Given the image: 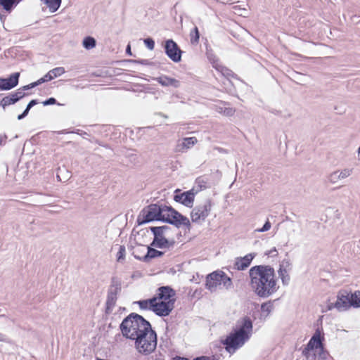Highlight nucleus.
<instances>
[{
	"mask_svg": "<svg viewBox=\"0 0 360 360\" xmlns=\"http://www.w3.org/2000/svg\"><path fill=\"white\" fill-rule=\"evenodd\" d=\"M154 221L165 222L176 228L184 226L188 231L191 224L188 218L184 216L172 206L155 203L143 208L137 218L138 225H142Z\"/></svg>",
	"mask_w": 360,
	"mask_h": 360,
	"instance_id": "1",
	"label": "nucleus"
},
{
	"mask_svg": "<svg viewBox=\"0 0 360 360\" xmlns=\"http://www.w3.org/2000/svg\"><path fill=\"white\" fill-rule=\"evenodd\" d=\"M250 285L256 295L267 298L278 289L274 269L269 265H256L249 270Z\"/></svg>",
	"mask_w": 360,
	"mask_h": 360,
	"instance_id": "2",
	"label": "nucleus"
},
{
	"mask_svg": "<svg viewBox=\"0 0 360 360\" xmlns=\"http://www.w3.org/2000/svg\"><path fill=\"white\" fill-rule=\"evenodd\" d=\"M252 331V321L248 316H245L238 328L234 329L221 343L225 346L226 350L233 354L250 338Z\"/></svg>",
	"mask_w": 360,
	"mask_h": 360,
	"instance_id": "3",
	"label": "nucleus"
},
{
	"mask_svg": "<svg viewBox=\"0 0 360 360\" xmlns=\"http://www.w3.org/2000/svg\"><path fill=\"white\" fill-rule=\"evenodd\" d=\"M150 326V322L142 316L132 312L123 319L120 325V329L123 337L134 340L140 335L145 334Z\"/></svg>",
	"mask_w": 360,
	"mask_h": 360,
	"instance_id": "4",
	"label": "nucleus"
},
{
	"mask_svg": "<svg viewBox=\"0 0 360 360\" xmlns=\"http://www.w3.org/2000/svg\"><path fill=\"white\" fill-rule=\"evenodd\" d=\"M135 348L139 353L148 355L153 352L157 347L158 338L156 332L150 327L145 334L140 335L134 340Z\"/></svg>",
	"mask_w": 360,
	"mask_h": 360,
	"instance_id": "5",
	"label": "nucleus"
},
{
	"mask_svg": "<svg viewBox=\"0 0 360 360\" xmlns=\"http://www.w3.org/2000/svg\"><path fill=\"white\" fill-rule=\"evenodd\" d=\"M122 290V281L117 276H112L110 279V285L108 290L107 299L105 302V313L111 314L115 306L117 295Z\"/></svg>",
	"mask_w": 360,
	"mask_h": 360,
	"instance_id": "6",
	"label": "nucleus"
},
{
	"mask_svg": "<svg viewBox=\"0 0 360 360\" xmlns=\"http://www.w3.org/2000/svg\"><path fill=\"white\" fill-rule=\"evenodd\" d=\"M212 206V200L209 198L206 199L203 203L195 206L191 212L192 221L197 223L200 220L205 221L210 213Z\"/></svg>",
	"mask_w": 360,
	"mask_h": 360,
	"instance_id": "7",
	"label": "nucleus"
},
{
	"mask_svg": "<svg viewBox=\"0 0 360 360\" xmlns=\"http://www.w3.org/2000/svg\"><path fill=\"white\" fill-rule=\"evenodd\" d=\"M324 341V335L323 333L322 328H317L315 333L308 342L306 347L302 352L304 356L307 359H310V352L314 349H316L323 345V342Z\"/></svg>",
	"mask_w": 360,
	"mask_h": 360,
	"instance_id": "8",
	"label": "nucleus"
},
{
	"mask_svg": "<svg viewBox=\"0 0 360 360\" xmlns=\"http://www.w3.org/2000/svg\"><path fill=\"white\" fill-rule=\"evenodd\" d=\"M352 303L351 292H339L337 295V300L333 303L328 304L327 307L328 310L335 308L338 311H345L352 307Z\"/></svg>",
	"mask_w": 360,
	"mask_h": 360,
	"instance_id": "9",
	"label": "nucleus"
},
{
	"mask_svg": "<svg viewBox=\"0 0 360 360\" xmlns=\"http://www.w3.org/2000/svg\"><path fill=\"white\" fill-rule=\"evenodd\" d=\"M149 229L154 236L153 240L150 243L151 246H154L160 249L169 248L174 246L175 243L174 239L171 240L167 239L165 236V234L155 226H150L149 227Z\"/></svg>",
	"mask_w": 360,
	"mask_h": 360,
	"instance_id": "10",
	"label": "nucleus"
},
{
	"mask_svg": "<svg viewBox=\"0 0 360 360\" xmlns=\"http://www.w3.org/2000/svg\"><path fill=\"white\" fill-rule=\"evenodd\" d=\"M155 300L153 307V311L157 316L164 317L169 316L174 308L176 300H170L169 301Z\"/></svg>",
	"mask_w": 360,
	"mask_h": 360,
	"instance_id": "11",
	"label": "nucleus"
},
{
	"mask_svg": "<svg viewBox=\"0 0 360 360\" xmlns=\"http://www.w3.org/2000/svg\"><path fill=\"white\" fill-rule=\"evenodd\" d=\"M164 49L166 55L173 62L179 63L181 60L183 51L173 39L166 40Z\"/></svg>",
	"mask_w": 360,
	"mask_h": 360,
	"instance_id": "12",
	"label": "nucleus"
},
{
	"mask_svg": "<svg viewBox=\"0 0 360 360\" xmlns=\"http://www.w3.org/2000/svg\"><path fill=\"white\" fill-rule=\"evenodd\" d=\"M180 191H181L179 188L175 190L174 200L176 202H180L184 206L191 208L193 206L195 195L198 193V191H194V189L193 188L183 193H180Z\"/></svg>",
	"mask_w": 360,
	"mask_h": 360,
	"instance_id": "13",
	"label": "nucleus"
},
{
	"mask_svg": "<svg viewBox=\"0 0 360 360\" xmlns=\"http://www.w3.org/2000/svg\"><path fill=\"white\" fill-rule=\"evenodd\" d=\"M20 72H14L8 78L0 77V90L8 91L18 86L20 78Z\"/></svg>",
	"mask_w": 360,
	"mask_h": 360,
	"instance_id": "14",
	"label": "nucleus"
},
{
	"mask_svg": "<svg viewBox=\"0 0 360 360\" xmlns=\"http://www.w3.org/2000/svg\"><path fill=\"white\" fill-rule=\"evenodd\" d=\"M158 293L153 296L156 300L169 301L170 300H176L174 298L175 290L169 285L161 286L157 290Z\"/></svg>",
	"mask_w": 360,
	"mask_h": 360,
	"instance_id": "15",
	"label": "nucleus"
},
{
	"mask_svg": "<svg viewBox=\"0 0 360 360\" xmlns=\"http://www.w3.org/2000/svg\"><path fill=\"white\" fill-rule=\"evenodd\" d=\"M221 271H214L207 276L205 286L210 291H215L217 285L221 284Z\"/></svg>",
	"mask_w": 360,
	"mask_h": 360,
	"instance_id": "16",
	"label": "nucleus"
},
{
	"mask_svg": "<svg viewBox=\"0 0 360 360\" xmlns=\"http://www.w3.org/2000/svg\"><path fill=\"white\" fill-rule=\"evenodd\" d=\"M257 253L252 252L246 255L244 257H239L236 258L234 263V269L238 271H243L246 269L251 264L252 259L256 257Z\"/></svg>",
	"mask_w": 360,
	"mask_h": 360,
	"instance_id": "17",
	"label": "nucleus"
},
{
	"mask_svg": "<svg viewBox=\"0 0 360 360\" xmlns=\"http://www.w3.org/2000/svg\"><path fill=\"white\" fill-rule=\"evenodd\" d=\"M152 247L153 246L150 245L147 248V253L143 257L136 255L134 252H133V255L136 259L144 262H149L152 259L160 257L164 255V252L154 249Z\"/></svg>",
	"mask_w": 360,
	"mask_h": 360,
	"instance_id": "18",
	"label": "nucleus"
},
{
	"mask_svg": "<svg viewBox=\"0 0 360 360\" xmlns=\"http://www.w3.org/2000/svg\"><path fill=\"white\" fill-rule=\"evenodd\" d=\"M352 173V169L346 168L340 171H335L332 173H330L328 176V180L331 184H335L339 180L345 179L348 176H349Z\"/></svg>",
	"mask_w": 360,
	"mask_h": 360,
	"instance_id": "19",
	"label": "nucleus"
},
{
	"mask_svg": "<svg viewBox=\"0 0 360 360\" xmlns=\"http://www.w3.org/2000/svg\"><path fill=\"white\" fill-rule=\"evenodd\" d=\"M162 86H172L174 88H179L181 82L175 78L169 77L167 75H162L154 79Z\"/></svg>",
	"mask_w": 360,
	"mask_h": 360,
	"instance_id": "20",
	"label": "nucleus"
},
{
	"mask_svg": "<svg viewBox=\"0 0 360 360\" xmlns=\"http://www.w3.org/2000/svg\"><path fill=\"white\" fill-rule=\"evenodd\" d=\"M65 68L63 67H58L51 70L44 77L39 79L41 83H44L52 80L65 73Z\"/></svg>",
	"mask_w": 360,
	"mask_h": 360,
	"instance_id": "21",
	"label": "nucleus"
},
{
	"mask_svg": "<svg viewBox=\"0 0 360 360\" xmlns=\"http://www.w3.org/2000/svg\"><path fill=\"white\" fill-rule=\"evenodd\" d=\"M284 266H285V267L290 266V261L288 259H283L282 261V264L280 265V268L278 271L279 277L281 278L283 284L284 285H287L289 283L290 278L289 274H288L286 268H285Z\"/></svg>",
	"mask_w": 360,
	"mask_h": 360,
	"instance_id": "22",
	"label": "nucleus"
},
{
	"mask_svg": "<svg viewBox=\"0 0 360 360\" xmlns=\"http://www.w3.org/2000/svg\"><path fill=\"white\" fill-rule=\"evenodd\" d=\"M197 143V139L194 136L184 138L181 143L177 144L176 150L184 152V150L188 149Z\"/></svg>",
	"mask_w": 360,
	"mask_h": 360,
	"instance_id": "23",
	"label": "nucleus"
},
{
	"mask_svg": "<svg viewBox=\"0 0 360 360\" xmlns=\"http://www.w3.org/2000/svg\"><path fill=\"white\" fill-rule=\"evenodd\" d=\"M317 353L311 354L309 360H326L328 353L325 350L323 345L316 349Z\"/></svg>",
	"mask_w": 360,
	"mask_h": 360,
	"instance_id": "24",
	"label": "nucleus"
},
{
	"mask_svg": "<svg viewBox=\"0 0 360 360\" xmlns=\"http://www.w3.org/2000/svg\"><path fill=\"white\" fill-rule=\"evenodd\" d=\"M155 300H156V298L153 297L150 299L137 301L136 303L139 306L141 309L153 311L152 306L153 305Z\"/></svg>",
	"mask_w": 360,
	"mask_h": 360,
	"instance_id": "25",
	"label": "nucleus"
},
{
	"mask_svg": "<svg viewBox=\"0 0 360 360\" xmlns=\"http://www.w3.org/2000/svg\"><path fill=\"white\" fill-rule=\"evenodd\" d=\"M49 8L51 13L58 10L61 4V0H41Z\"/></svg>",
	"mask_w": 360,
	"mask_h": 360,
	"instance_id": "26",
	"label": "nucleus"
},
{
	"mask_svg": "<svg viewBox=\"0 0 360 360\" xmlns=\"http://www.w3.org/2000/svg\"><path fill=\"white\" fill-rule=\"evenodd\" d=\"M17 98H15L12 93L8 96H4L0 101V105L5 109L7 106L16 103Z\"/></svg>",
	"mask_w": 360,
	"mask_h": 360,
	"instance_id": "27",
	"label": "nucleus"
},
{
	"mask_svg": "<svg viewBox=\"0 0 360 360\" xmlns=\"http://www.w3.org/2000/svg\"><path fill=\"white\" fill-rule=\"evenodd\" d=\"M20 1V0H0V5L4 10L10 12Z\"/></svg>",
	"mask_w": 360,
	"mask_h": 360,
	"instance_id": "28",
	"label": "nucleus"
},
{
	"mask_svg": "<svg viewBox=\"0 0 360 360\" xmlns=\"http://www.w3.org/2000/svg\"><path fill=\"white\" fill-rule=\"evenodd\" d=\"M213 67L226 78L236 77V75H235L232 70L223 65H214Z\"/></svg>",
	"mask_w": 360,
	"mask_h": 360,
	"instance_id": "29",
	"label": "nucleus"
},
{
	"mask_svg": "<svg viewBox=\"0 0 360 360\" xmlns=\"http://www.w3.org/2000/svg\"><path fill=\"white\" fill-rule=\"evenodd\" d=\"M82 44L86 49L89 50L96 46V41L94 37L88 36L84 38Z\"/></svg>",
	"mask_w": 360,
	"mask_h": 360,
	"instance_id": "30",
	"label": "nucleus"
},
{
	"mask_svg": "<svg viewBox=\"0 0 360 360\" xmlns=\"http://www.w3.org/2000/svg\"><path fill=\"white\" fill-rule=\"evenodd\" d=\"M221 284L222 283L226 290H229L233 288V283L231 278L228 276L224 271H221Z\"/></svg>",
	"mask_w": 360,
	"mask_h": 360,
	"instance_id": "31",
	"label": "nucleus"
},
{
	"mask_svg": "<svg viewBox=\"0 0 360 360\" xmlns=\"http://www.w3.org/2000/svg\"><path fill=\"white\" fill-rule=\"evenodd\" d=\"M200 32L197 26H195L190 33L191 44L196 45L199 43Z\"/></svg>",
	"mask_w": 360,
	"mask_h": 360,
	"instance_id": "32",
	"label": "nucleus"
},
{
	"mask_svg": "<svg viewBox=\"0 0 360 360\" xmlns=\"http://www.w3.org/2000/svg\"><path fill=\"white\" fill-rule=\"evenodd\" d=\"M273 309H274V304L271 300H269L266 302L262 303L261 304V311L262 314H265L266 317L270 314V313L272 311Z\"/></svg>",
	"mask_w": 360,
	"mask_h": 360,
	"instance_id": "33",
	"label": "nucleus"
},
{
	"mask_svg": "<svg viewBox=\"0 0 360 360\" xmlns=\"http://www.w3.org/2000/svg\"><path fill=\"white\" fill-rule=\"evenodd\" d=\"M134 150H128L124 156L126 158H127L129 160V161L134 165V166H136L139 164V158L137 156V155L134 153H133Z\"/></svg>",
	"mask_w": 360,
	"mask_h": 360,
	"instance_id": "34",
	"label": "nucleus"
},
{
	"mask_svg": "<svg viewBox=\"0 0 360 360\" xmlns=\"http://www.w3.org/2000/svg\"><path fill=\"white\" fill-rule=\"evenodd\" d=\"M352 306L353 308H360V290L351 292Z\"/></svg>",
	"mask_w": 360,
	"mask_h": 360,
	"instance_id": "35",
	"label": "nucleus"
},
{
	"mask_svg": "<svg viewBox=\"0 0 360 360\" xmlns=\"http://www.w3.org/2000/svg\"><path fill=\"white\" fill-rule=\"evenodd\" d=\"M126 254V249L124 245H120L119 248V251L117 253V261L118 262H121L124 260Z\"/></svg>",
	"mask_w": 360,
	"mask_h": 360,
	"instance_id": "36",
	"label": "nucleus"
},
{
	"mask_svg": "<svg viewBox=\"0 0 360 360\" xmlns=\"http://www.w3.org/2000/svg\"><path fill=\"white\" fill-rule=\"evenodd\" d=\"M41 84V82L39 79H38L37 81L36 82H32L27 85H25V86H23L22 87H20V89L25 92V91H27V90H29V89H31L32 88H34L39 85Z\"/></svg>",
	"mask_w": 360,
	"mask_h": 360,
	"instance_id": "37",
	"label": "nucleus"
},
{
	"mask_svg": "<svg viewBox=\"0 0 360 360\" xmlns=\"http://www.w3.org/2000/svg\"><path fill=\"white\" fill-rule=\"evenodd\" d=\"M15 98H17V101L24 98L27 94L24 92L20 88H19L15 92H12Z\"/></svg>",
	"mask_w": 360,
	"mask_h": 360,
	"instance_id": "38",
	"label": "nucleus"
},
{
	"mask_svg": "<svg viewBox=\"0 0 360 360\" xmlns=\"http://www.w3.org/2000/svg\"><path fill=\"white\" fill-rule=\"evenodd\" d=\"M144 44L146 46V47L149 49V50H153L154 49V47H155V41L152 39V38H146L144 39Z\"/></svg>",
	"mask_w": 360,
	"mask_h": 360,
	"instance_id": "39",
	"label": "nucleus"
},
{
	"mask_svg": "<svg viewBox=\"0 0 360 360\" xmlns=\"http://www.w3.org/2000/svg\"><path fill=\"white\" fill-rule=\"evenodd\" d=\"M220 112H222L224 115L226 116H232L235 112V110L232 108H220Z\"/></svg>",
	"mask_w": 360,
	"mask_h": 360,
	"instance_id": "40",
	"label": "nucleus"
},
{
	"mask_svg": "<svg viewBox=\"0 0 360 360\" xmlns=\"http://www.w3.org/2000/svg\"><path fill=\"white\" fill-rule=\"evenodd\" d=\"M42 104L44 106L49 105H54V104H57L58 105H62L60 103H57L56 99L55 98H53V97H51V98L45 100L44 101L42 102Z\"/></svg>",
	"mask_w": 360,
	"mask_h": 360,
	"instance_id": "41",
	"label": "nucleus"
},
{
	"mask_svg": "<svg viewBox=\"0 0 360 360\" xmlns=\"http://www.w3.org/2000/svg\"><path fill=\"white\" fill-rule=\"evenodd\" d=\"M219 357L218 356L213 355L211 356H201L194 358L193 360H219Z\"/></svg>",
	"mask_w": 360,
	"mask_h": 360,
	"instance_id": "42",
	"label": "nucleus"
},
{
	"mask_svg": "<svg viewBox=\"0 0 360 360\" xmlns=\"http://www.w3.org/2000/svg\"><path fill=\"white\" fill-rule=\"evenodd\" d=\"M38 100L37 99H32L31 100L28 104L26 106V108L24 110V111H27V113H29V111L30 110V109L35 105H37L38 103Z\"/></svg>",
	"mask_w": 360,
	"mask_h": 360,
	"instance_id": "43",
	"label": "nucleus"
},
{
	"mask_svg": "<svg viewBox=\"0 0 360 360\" xmlns=\"http://www.w3.org/2000/svg\"><path fill=\"white\" fill-rule=\"evenodd\" d=\"M270 229H271V223L269 222V220H267L264 223L263 226L261 229H258L257 231H259V232H266V231H269Z\"/></svg>",
	"mask_w": 360,
	"mask_h": 360,
	"instance_id": "44",
	"label": "nucleus"
},
{
	"mask_svg": "<svg viewBox=\"0 0 360 360\" xmlns=\"http://www.w3.org/2000/svg\"><path fill=\"white\" fill-rule=\"evenodd\" d=\"M131 61L134 63H139V64L145 65H148L151 64V63L148 60H146V59L131 60Z\"/></svg>",
	"mask_w": 360,
	"mask_h": 360,
	"instance_id": "45",
	"label": "nucleus"
},
{
	"mask_svg": "<svg viewBox=\"0 0 360 360\" xmlns=\"http://www.w3.org/2000/svg\"><path fill=\"white\" fill-rule=\"evenodd\" d=\"M155 227L156 229H158V230L161 231L164 234H165L167 232H168L169 231H170L172 229L171 227L167 225H163V226H155Z\"/></svg>",
	"mask_w": 360,
	"mask_h": 360,
	"instance_id": "46",
	"label": "nucleus"
},
{
	"mask_svg": "<svg viewBox=\"0 0 360 360\" xmlns=\"http://www.w3.org/2000/svg\"><path fill=\"white\" fill-rule=\"evenodd\" d=\"M196 182L199 184V186L200 187V189L206 188V185H205L206 182L204 181L200 178H198L196 179Z\"/></svg>",
	"mask_w": 360,
	"mask_h": 360,
	"instance_id": "47",
	"label": "nucleus"
},
{
	"mask_svg": "<svg viewBox=\"0 0 360 360\" xmlns=\"http://www.w3.org/2000/svg\"><path fill=\"white\" fill-rule=\"evenodd\" d=\"M267 255H271V257L276 256L278 255V252L276 248H273L271 250H270L267 253H266Z\"/></svg>",
	"mask_w": 360,
	"mask_h": 360,
	"instance_id": "48",
	"label": "nucleus"
},
{
	"mask_svg": "<svg viewBox=\"0 0 360 360\" xmlns=\"http://www.w3.org/2000/svg\"><path fill=\"white\" fill-rule=\"evenodd\" d=\"M7 136L6 134L0 135V146L4 145L6 142Z\"/></svg>",
	"mask_w": 360,
	"mask_h": 360,
	"instance_id": "49",
	"label": "nucleus"
},
{
	"mask_svg": "<svg viewBox=\"0 0 360 360\" xmlns=\"http://www.w3.org/2000/svg\"><path fill=\"white\" fill-rule=\"evenodd\" d=\"M28 115L27 111H23L18 116V120H20L25 118Z\"/></svg>",
	"mask_w": 360,
	"mask_h": 360,
	"instance_id": "50",
	"label": "nucleus"
},
{
	"mask_svg": "<svg viewBox=\"0 0 360 360\" xmlns=\"http://www.w3.org/2000/svg\"><path fill=\"white\" fill-rule=\"evenodd\" d=\"M28 115L27 111H23L18 116V120H20L25 118Z\"/></svg>",
	"mask_w": 360,
	"mask_h": 360,
	"instance_id": "51",
	"label": "nucleus"
},
{
	"mask_svg": "<svg viewBox=\"0 0 360 360\" xmlns=\"http://www.w3.org/2000/svg\"><path fill=\"white\" fill-rule=\"evenodd\" d=\"M172 360H189L188 358L186 357H181V356H175Z\"/></svg>",
	"mask_w": 360,
	"mask_h": 360,
	"instance_id": "52",
	"label": "nucleus"
},
{
	"mask_svg": "<svg viewBox=\"0 0 360 360\" xmlns=\"http://www.w3.org/2000/svg\"><path fill=\"white\" fill-rule=\"evenodd\" d=\"M126 53L127 54H129V55H131V46L129 44H128L127 46V48H126Z\"/></svg>",
	"mask_w": 360,
	"mask_h": 360,
	"instance_id": "53",
	"label": "nucleus"
},
{
	"mask_svg": "<svg viewBox=\"0 0 360 360\" xmlns=\"http://www.w3.org/2000/svg\"><path fill=\"white\" fill-rule=\"evenodd\" d=\"M68 131H66L65 130L58 131V134H67Z\"/></svg>",
	"mask_w": 360,
	"mask_h": 360,
	"instance_id": "54",
	"label": "nucleus"
},
{
	"mask_svg": "<svg viewBox=\"0 0 360 360\" xmlns=\"http://www.w3.org/2000/svg\"><path fill=\"white\" fill-rule=\"evenodd\" d=\"M216 149H217V150H219V152H224V151H225V150H224V149H223V148H216Z\"/></svg>",
	"mask_w": 360,
	"mask_h": 360,
	"instance_id": "55",
	"label": "nucleus"
},
{
	"mask_svg": "<svg viewBox=\"0 0 360 360\" xmlns=\"http://www.w3.org/2000/svg\"><path fill=\"white\" fill-rule=\"evenodd\" d=\"M5 18V17L0 13V20L3 21V20Z\"/></svg>",
	"mask_w": 360,
	"mask_h": 360,
	"instance_id": "56",
	"label": "nucleus"
},
{
	"mask_svg": "<svg viewBox=\"0 0 360 360\" xmlns=\"http://www.w3.org/2000/svg\"><path fill=\"white\" fill-rule=\"evenodd\" d=\"M358 155H359V159H360V147L358 149Z\"/></svg>",
	"mask_w": 360,
	"mask_h": 360,
	"instance_id": "57",
	"label": "nucleus"
},
{
	"mask_svg": "<svg viewBox=\"0 0 360 360\" xmlns=\"http://www.w3.org/2000/svg\"><path fill=\"white\" fill-rule=\"evenodd\" d=\"M79 131H80L79 129H77V131H74V133H76V134H79Z\"/></svg>",
	"mask_w": 360,
	"mask_h": 360,
	"instance_id": "58",
	"label": "nucleus"
},
{
	"mask_svg": "<svg viewBox=\"0 0 360 360\" xmlns=\"http://www.w3.org/2000/svg\"><path fill=\"white\" fill-rule=\"evenodd\" d=\"M2 336H3V335L1 333H0V341L2 340Z\"/></svg>",
	"mask_w": 360,
	"mask_h": 360,
	"instance_id": "59",
	"label": "nucleus"
},
{
	"mask_svg": "<svg viewBox=\"0 0 360 360\" xmlns=\"http://www.w3.org/2000/svg\"><path fill=\"white\" fill-rule=\"evenodd\" d=\"M155 360H164V359L162 358H157V359H155Z\"/></svg>",
	"mask_w": 360,
	"mask_h": 360,
	"instance_id": "60",
	"label": "nucleus"
}]
</instances>
